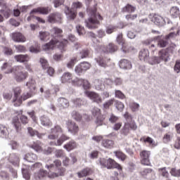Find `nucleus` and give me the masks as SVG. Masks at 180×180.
Returning <instances> with one entry per match:
<instances>
[{"mask_svg":"<svg viewBox=\"0 0 180 180\" xmlns=\"http://www.w3.org/2000/svg\"><path fill=\"white\" fill-rule=\"evenodd\" d=\"M150 56V52L148 49H143L139 52V60L141 61H146L150 64V65H154L158 63V58L157 56H153L150 59L148 58Z\"/></svg>","mask_w":180,"mask_h":180,"instance_id":"nucleus-5","label":"nucleus"},{"mask_svg":"<svg viewBox=\"0 0 180 180\" xmlns=\"http://www.w3.org/2000/svg\"><path fill=\"white\" fill-rule=\"evenodd\" d=\"M103 51V53H115V51H117V46L110 43L107 46H101L100 51Z\"/></svg>","mask_w":180,"mask_h":180,"instance_id":"nucleus-14","label":"nucleus"},{"mask_svg":"<svg viewBox=\"0 0 180 180\" xmlns=\"http://www.w3.org/2000/svg\"><path fill=\"white\" fill-rule=\"evenodd\" d=\"M129 106H130L132 112H138V110L140 108V104H139L137 103H131Z\"/></svg>","mask_w":180,"mask_h":180,"instance_id":"nucleus-58","label":"nucleus"},{"mask_svg":"<svg viewBox=\"0 0 180 180\" xmlns=\"http://www.w3.org/2000/svg\"><path fill=\"white\" fill-rule=\"evenodd\" d=\"M131 124L129 122H125L123 129H122V134H124V136H127L129 133H130V127Z\"/></svg>","mask_w":180,"mask_h":180,"instance_id":"nucleus-37","label":"nucleus"},{"mask_svg":"<svg viewBox=\"0 0 180 180\" xmlns=\"http://www.w3.org/2000/svg\"><path fill=\"white\" fill-rule=\"evenodd\" d=\"M8 134L9 131H8V127L4 124H0V137L6 139Z\"/></svg>","mask_w":180,"mask_h":180,"instance_id":"nucleus-25","label":"nucleus"},{"mask_svg":"<svg viewBox=\"0 0 180 180\" xmlns=\"http://www.w3.org/2000/svg\"><path fill=\"white\" fill-rule=\"evenodd\" d=\"M76 30H77L79 36H81V35L84 34V33H85V29L84 28V27H82L81 25H77L76 27Z\"/></svg>","mask_w":180,"mask_h":180,"instance_id":"nucleus-61","label":"nucleus"},{"mask_svg":"<svg viewBox=\"0 0 180 180\" xmlns=\"http://www.w3.org/2000/svg\"><path fill=\"white\" fill-rule=\"evenodd\" d=\"M85 94L87 98H89L93 102H96V103H101L102 102V98L99 94L94 91H86Z\"/></svg>","mask_w":180,"mask_h":180,"instance_id":"nucleus-12","label":"nucleus"},{"mask_svg":"<svg viewBox=\"0 0 180 180\" xmlns=\"http://www.w3.org/2000/svg\"><path fill=\"white\" fill-rule=\"evenodd\" d=\"M135 11H136V7L130 4H127L123 8V12H127L128 13H132Z\"/></svg>","mask_w":180,"mask_h":180,"instance_id":"nucleus-42","label":"nucleus"},{"mask_svg":"<svg viewBox=\"0 0 180 180\" xmlns=\"http://www.w3.org/2000/svg\"><path fill=\"white\" fill-rule=\"evenodd\" d=\"M51 34L53 37H60L63 34V30L57 27H54L51 30Z\"/></svg>","mask_w":180,"mask_h":180,"instance_id":"nucleus-24","label":"nucleus"},{"mask_svg":"<svg viewBox=\"0 0 180 180\" xmlns=\"http://www.w3.org/2000/svg\"><path fill=\"white\" fill-rule=\"evenodd\" d=\"M117 43L122 46L121 50L123 53H129V51H132L134 50V47H127L126 43H124V39H123V34H119L117 37Z\"/></svg>","mask_w":180,"mask_h":180,"instance_id":"nucleus-7","label":"nucleus"},{"mask_svg":"<svg viewBox=\"0 0 180 180\" xmlns=\"http://www.w3.org/2000/svg\"><path fill=\"white\" fill-rule=\"evenodd\" d=\"M72 117L75 120H76V122H81V120L82 119V115H81V114H79V112H78L77 111H75V110L72 111Z\"/></svg>","mask_w":180,"mask_h":180,"instance_id":"nucleus-45","label":"nucleus"},{"mask_svg":"<svg viewBox=\"0 0 180 180\" xmlns=\"http://www.w3.org/2000/svg\"><path fill=\"white\" fill-rule=\"evenodd\" d=\"M84 79L82 78H78L76 77L75 79L72 80V84L75 86H82V84L84 83Z\"/></svg>","mask_w":180,"mask_h":180,"instance_id":"nucleus-40","label":"nucleus"},{"mask_svg":"<svg viewBox=\"0 0 180 180\" xmlns=\"http://www.w3.org/2000/svg\"><path fill=\"white\" fill-rule=\"evenodd\" d=\"M124 117L126 120V123H130V128L131 130H136L137 129V125L136 124V122L133 121V117L131 116V114L129 113V112H126L124 114Z\"/></svg>","mask_w":180,"mask_h":180,"instance_id":"nucleus-15","label":"nucleus"},{"mask_svg":"<svg viewBox=\"0 0 180 180\" xmlns=\"http://www.w3.org/2000/svg\"><path fill=\"white\" fill-rule=\"evenodd\" d=\"M14 91V98L13 103L14 106H20L22 105V98H20V94L22 93V89L20 87H15L13 89Z\"/></svg>","mask_w":180,"mask_h":180,"instance_id":"nucleus-9","label":"nucleus"},{"mask_svg":"<svg viewBox=\"0 0 180 180\" xmlns=\"http://www.w3.org/2000/svg\"><path fill=\"white\" fill-rule=\"evenodd\" d=\"M72 8L73 10H70L69 7L66 6L65 13L69 19L74 20L75 19V16H77V13H75V11H74V9H79L80 8H82V4L79 1L75 2L72 4Z\"/></svg>","mask_w":180,"mask_h":180,"instance_id":"nucleus-6","label":"nucleus"},{"mask_svg":"<svg viewBox=\"0 0 180 180\" xmlns=\"http://www.w3.org/2000/svg\"><path fill=\"white\" fill-rule=\"evenodd\" d=\"M89 171H91L89 168L84 169L81 172H78L77 175L79 178H84V176H88V175H89Z\"/></svg>","mask_w":180,"mask_h":180,"instance_id":"nucleus-41","label":"nucleus"},{"mask_svg":"<svg viewBox=\"0 0 180 180\" xmlns=\"http://www.w3.org/2000/svg\"><path fill=\"white\" fill-rule=\"evenodd\" d=\"M102 144L105 148H112L115 143L112 140L105 139L103 141Z\"/></svg>","mask_w":180,"mask_h":180,"instance_id":"nucleus-39","label":"nucleus"},{"mask_svg":"<svg viewBox=\"0 0 180 180\" xmlns=\"http://www.w3.org/2000/svg\"><path fill=\"white\" fill-rule=\"evenodd\" d=\"M110 59L105 60L103 57H99L96 58V61L100 67H103V68H106L108 67L107 63H108Z\"/></svg>","mask_w":180,"mask_h":180,"instance_id":"nucleus-30","label":"nucleus"},{"mask_svg":"<svg viewBox=\"0 0 180 180\" xmlns=\"http://www.w3.org/2000/svg\"><path fill=\"white\" fill-rule=\"evenodd\" d=\"M108 120L110 123H116L119 120V117L115 115L113 113H111L108 116Z\"/></svg>","mask_w":180,"mask_h":180,"instance_id":"nucleus-50","label":"nucleus"},{"mask_svg":"<svg viewBox=\"0 0 180 180\" xmlns=\"http://www.w3.org/2000/svg\"><path fill=\"white\" fill-rule=\"evenodd\" d=\"M68 139H70L68 136L62 134V136L57 140V141H51L49 143V146H63V143H64V141L68 140Z\"/></svg>","mask_w":180,"mask_h":180,"instance_id":"nucleus-18","label":"nucleus"},{"mask_svg":"<svg viewBox=\"0 0 180 180\" xmlns=\"http://www.w3.org/2000/svg\"><path fill=\"white\" fill-rule=\"evenodd\" d=\"M24 160L27 162H34L37 160V155L34 153H27L25 155Z\"/></svg>","mask_w":180,"mask_h":180,"instance_id":"nucleus-27","label":"nucleus"},{"mask_svg":"<svg viewBox=\"0 0 180 180\" xmlns=\"http://www.w3.org/2000/svg\"><path fill=\"white\" fill-rule=\"evenodd\" d=\"M39 11L40 15H49L51 9H50V7H39Z\"/></svg>","mask_w":180,"mask_h":180,"instance_id":"nucleus-44","label":"nucleus"},{"mask_svg":"<svg viewBox=\"0 0 180 180\" xmlns=\"http://www.w3.org/2000/svg\"><path fill=\"white\" fill-rule=\"evenodd\" d=\"M98 155H99V152L97 150H92L89 154V157L91 160H96L98 158Z\"/></svg>","mask_w":180,"mask_h":180,"instance_id":"nucleus-54","label":"nucleus"},{"mask_svg":"<svg viewBox=\"0 0 180 180\" xmlns=\"http://www.w3.org/2000/svg\"><path fill=\"white\" fill-rule=\"evenodd\" d=\"M13 124L16 131H20V129H22V124H20V122H19V118H18L17 117H15L13 119Z\"/></svg>","mask_w":180,"mask_h":180,"instance_id":"nucleus-33","label":"nucleus"},{"mask_svg":"<svg viewBox=\"0 0 180 180\" xmlns=\"http://www.w3.org/2000/svg\"><path fill=\"white\" fill-rule=\"evenodd\" d=\"M61 134H63V129L60 125H56L51 129V134L48 136V139L49 140H56Z\"/></svg>","mask_w":180,"mask_h":180,"instance_id":"nucleus-8","label":"nucleus"},{"mask_svg":"<svg viewBox=\"0 0 180 180\" xmlns=\"http://www.w3.org/2000/svg\"><path fill=\"white\" fill-rule=\"evenodd\" d=\"M8 160L13 165H18L19 164V157L15 153L11 154Z\"/></svg>","mask_w":180,"mask_h":180,"instance_id":"nucleus-36","label":"nucleus"},{"mask_svg":"<svg viewBox=\"0 0 180 180\" xmlns=\"http://www.w3.org/2000/svg\"><path fill=\"white\" fill-rule=\"evenodd\" d=\"M146 44L154 51V50L158 47V39L157 37L154 38V39H149L146 41Z\"/></svg>","mask_w":180,"mask_h":180,"instance_id":"nucleus-23","label":"nucleus"},{"mask_svg":"<svg viewBox=\"0 0 180 180\" xmlns=\"http://www.w3.org/2000/svg\"><path fill=\"white\" fill-rule=\"evenodd\" d=\"M160 58L161 60H164L165 61H168V58L169 57V54L167 50L163 49L160 52H159Z\"/></svg>","mask_w":180,"mask_h":180,"instance_id":"nucleus-38","label":"nucleus"},{"mask_svg":"<svg viewBox=\"0 0 180 180\" xmlns=\"http://www.w3.org/2000/svg\"><path fill=\"white\" fill-rule=\"evenodd\" d=\"M78 61L77 58H72L70 61L67 64L68 68H73L75 63Z\"/></svg>","mask_w":180,"mask_h":180,"instance_id":"nucleus-56","label":"nucleus"},{"mask_svg":"<svg viewBox=\"0 0 180 180\" xmlns=\"http://www.w3.org/2000/svg\"><path fill=\"white\" fill-rule=\"evenodd\" d=\"M39 63L41 65V68L44 70H47V68H49V62L44 58H41L39 60Z\"/></svg>","mask_w":180,"mask_h":180,"instance_id":"nucleus-46","label":"nucleus"},{"mask_svg":"<svg viewBox=\"0 0 180 180\" xmlns=\"http://www.w3.org/2000/svg\"><path fill=\"white\" fill-rule=\"evenodd\" d=\"M15 59L18 63H27L30 60V56L28 55H18L15 56Z\"/></svg>","mask_w":180,"mask_h":180,"instance_id":"nucleus-26","label":"nucleus"},{"mask_svg":"<svg viewBox=\"0 0 180 180\" xmlns=\"http://www.w3.org/2000/svg\"><path fill=\"white\" fill-rule=\"evenodd\" d=\"M39 37L41 41H47L50 39V33L47 32H39Z\"/></svg>","mask_w":180,"mask_h":180,"instance_id":"nucleus-32","label":"nucleus"},{"mask_svg":"<svg viewBox=\"0 0 180 180\" xmlns=\"http://www.w3.org/2000/svg\"><path fill=\"white\" fill-rule=\"evenodd\" d=\"M94 86L97 91H102V89H105L103 82L101 79L94 80Z\"/></svg>","mask_w":180,"mask_h":180,"instance_id":"nucleus-29","label":"nucleus"},{"mask_svg":"<svg viewBox=\"0 0 180 180\" xmlns=\"http://www.w3.org/2000/svg\"><path fill=\"white\" fill-rule=\"evenodd\" d=\"M61 81L63 83L65 82H70L72 84V74L70 72H65L63 73L62 77H61Z\"/></svg>","mask_w":180,"mask_h":180,"instance_id":"nucleus-28","label":"nucleus"},{"mask_svg":"<svg viewBox=\"0 0 180 180\" xmlns=\"http://www.w3.org/2000/svg\"><path fill=\"white\" fill-rule=\"evenodd\" d=\"M67 44H68V41L67 39H63V41H59L58 39H53L49 43L44 45L42 49L44 51H49V50H53V49L57 46L58 49L63 53L65 51Z\"/></svg>","mask_w":180,"mask_h":180,"instance_id":"nucleus-2","label":"nucleus"},{"mask_svg":"<svg viewBox=\"0 0 180 180\" xmlns=\"http://www.w3.org/2000/svg\"><path fill=\"white\" fill-rule=\"evenodd\" d=\"M117 29V26L115 25H109L108 27H106V33L108 34H112L113 32H115Z\"/></svg>","mask_w":180,"mask_h":180,"instance_id":"nucleus-52","label":"nucleus"},{"mask_svg":"<svg viewBox=\"0 0 180 180\" xmlns=\"http://www.w3.org/2000/svg\"><path fill=\"white\" fill-rule=\"evenodd\" d=\"M115 98H118V99H124L126 98V96L120 90H115Z\"/></svg>","mask_w":180,"mask_h":180,"instance_id":"nucleus-57","label":"nucleus"},{"mask_svg":"<svg viewBox=\"0 0 180 180\" xmlns=\"http://www.w3.org/2000/svg\"><path fill=\"white\" fill-rule=\"evenodd\" d=\"M149 18L150 19L151 22L155 23V25H158V14H150Z\"/></svg>","mask_w":180,"mask_h":180,"instance_id":"nucleus-51","label":"nucleus"},{"mask_svg":"<svg viewBox=\"0 0 180 180\" xmlns=\"http://www.w3.org/2000/svg\"><path fill=\"white\" fill-rule=\"evenodd\" d=\"M11 72H14L15 74V79L17 82H22L27 78L29 74L27 72L23 70V67L22 66H15L7 71L5 72V74H11Z\"/></svg>","mask_w":180,"mask_h":180,"instance_id":"nucleus-3","label":"nucleus"},{"mask_svg":"<svg viewBox=\"0 0 180 180\" xmlns=\"http://www.w3.org/2000/svg\"><path fill=\"white\" fill-rule=\"evenodd\" d=\"M172 139V134L170 133L166 134L163 137L164 143H169Z\"/></svg>","mask_w":180,"mask_h":180,"instance_id":"nucleus-62","label":"nucleus"},{"mask_svg":"<svg viewBox=\"0 0 180 180\" xmlns=\"http://www.w3.org/2000/svg\"><path fill=\"white\" fill-rule=\"evenodd\" d=\"M66 126L68 127V130L72 134H77L79 131V128L78 125L75 124V122H72V120L66 121Z\"/></svg>","mask_w":180,"mask_h":180,"instance_id":"nucleus-11","label":"nucleus"},{"mask_svg":"<svg viewBox=\"0 0 180 180\" xmlns=\"http://www.w3.org/2000/svg\"><path fill=\"white\" fill-rule=\"evenodd\" d=\"M40 120L42 126H50V124H51L50 120L46 116L41 117Z\"/></svg>","mask_w":180,"mask_h":180,"instance_id":"nucleus-43","label":"nucleus"},{"mask_svg":"<svg viewBox=\"0 0 180 180\" xmlns=\"http://www.w3.org/2000/svg\"><path fill=\"white\" fill-rule=\"evenodd\" d=\"M89 18L85 21L86 27L88 29H98L101 22L103 18L101 14L96 13V7L87 8Z\"/></svg>","mask_w":180,"mask_h":180,"instance_id":"nucleus-1","label":"nucleus"},{"mask_svg":"<svg viewBox=\"0 0 180 180\" xmlns=\"http://www.w3.org/2000/svg\"><path fill=\"white\" fill-rule=\"evenodd\" d=\"M153 174V169L150 168L144 169L142 171H141V175L143 176V178H148L150 179V175Z\"/></svg>","mask_w":180,"mask_h":180,"instance_id":"nucleus-35","label":"nucleus"},{"mask_svg":"<svg viewBox=\"0 0 180 180\" xmlns=\"http://www.w3.org/2000/svg\"><path fill=\"white\" fill-rule=\"evenodd\" d=\"M72 102L75 106H81V105L84 104V101L81 98H76L72 100Z\"/></svg>","mask_w":180,"mask_h":180,"instance_id":"nucleus-64","label":"nucleus"},{"mask_svg":"<svg viewBox=\"0 0 180 180\" xmlns=\"http://www.w3.org/2000/svg\"><path fill=\"white\" fill-rule=\"evenodd\" d=\"M80 65L82 66L84 72L87 71V70H89V68H91V64L88 62L81 63Z\"/></svg>","mask_w":180,"mask_h":180,"instance_id":"nucleus-55","label":"nucleus"},{"mask_svg":"<svg viewBox=\"0 0 180 180\" xmlns=\"http://www.w3.org/2000/svg\"><path fill=\"white\" fill-rule=\"evenodd\" d=\"M75 72H76V74H77V75H81L82 74V72H84V70H82V66H81V64H79L75 66Z\"/></svg>","mask_w":180,"mask_h":180,"instance_id":"nucleus-59","label":"nucleus"},{"mask_svg":"<svg viewBox=\"0 0 180 180\" xmlns=\"http://www.w3.org/2000/svg\"><path fill=\"white\" fill-rule=\"evenodd\" d=\"M64 148L67 151H71V150H74L75 148H77V143L74 141H70L69 143L65 144L64 146Z\"/></svg>","mask_w":180,"mask_h":180,"instance_id":"nucleus-31","label":"nucleus"},{"mask_svg":"<svg viewBox=\"0 0 180 180\" xmlns=\"http://www.w3.org/2000/svg\"><path fill=\"white\" fill-rule=\"evenodd\" d=\"M48 22L49 23H60L61 15L60 14V13H51L48 16Z\"/></svg>","mask_w":180,"mask_h":180,"instance_id":"nucleus-13","label":"nucleus"},{"mask_svg":"<svg viewBox=\"0 0 180 180\" xmlns=\"http://www.w3.org/2000/svg\"><path fill=\"white\" fill-rule=\"evenodd\" d=\"M25 85L27 86L30 94H36V81L34 79H31Z\"/></svg>","mask_w":180,"mask_h":180,"instance_id":"nucleus-19","label":"nucleus"},{"mask_svg":"<svg viewBox=\"0 0 180 180\" xmlns=\"http://www.w3.org/2000/svg\"><path fill=\"white\" fill-rule=\"evenodd\" d=\"M27 131L30 136H31V137H34V136H37L38 139H43V137L46 136V134H39L37 131L33 129V128L32 127H28Z\"/></svg>","mask_w":180,"mask_h":180,"instance_id":"nucleus-21","label":"nucleus"},{"mask_svg":"<svg viewBox=\"0 0 180 180\" xmlns=\"http://www.w3.org/2000/svg\"><path fill=\"white\" fill-rule=\"evenodd\" d=\"M79 56L80 58H86V57L89 56V51H88V49H84L82 51H80Z\"/></svg>","mask_w":180,"mask_h":180,"instance_id":"nucleus-53","label":"nucleus"},{"mask_svg":"<svg viewBox=\"0 0 180 180\" xmlns=\"http://www.w3.org/2000/svg\"><path fill=\"white\" fill-rule=\"evenodd\" d=\"M31 148H33L37 153H40V151H41V146H40V142H34L32 145H31Z\"/></svg>","mask_w":180,"mask_h":180,"instance_id":"nucleus-47","label":"nucleus"},{"mask_svg":"<svg viewBox=\"0 0 180 180\" xmlns=\"http://www.w3.org/2000/svg\"><path fill=\"white\" fill-rule=\"evenodd\" d=\"M49 172H47V170L41 169L37 172L34 173V178L36 180L43 179V178H46Z\"/></svg>","mask_w":180,"mask_h":180,"instance_id":"nucleus-17","label":"nucleus"},{"mask_svg":"<svg viewBox=\"0 0 180 180\" xmlns=\"http://www.w3.org/2000/svg\"><path fill=\"white\" fill-rule=\"evenodd\" d=\"M92 115L93 116H96L97 117H100L99 116H101V109L94 107V108H93V110H91Z\"/></svg>","mask_w":180,"mask_h":180,"instance_id":"nucleus-60","label":"nucleus"},{"mask_svg":"<svg viewBox=\"0 0 180 180\" xmlns=\"http://www.w3.org/2000/svg\"><path fill=\"white\" fill-rule=\"evenodd\" d=\"M120 67L122 70H131L132 65L128 60L122 59L120 62Z\"/></svg>","mask_w":180,"mask_h":180,"instance_id":"nucleus-20","label":"nucleus"},{"mask_svg":"<svg viewBox=\"0 0 180 180\" xmlns=\"http://www.w3.org/2000/svg\"><path fill=\"white\" fill-rule=\"evenodd\" d=\"M100 164L104 168H108V169H112V168H116L118 169L120 174L122 172V167L120 165L117 164L114 160L112 158H109L108 160L105 158L100 159Z\"/></svg>","mask_w":180,"mask_h":180,"instance_id":"nucleus-4","label":"nucleus"},{"mask_svg":"<svg viewBox=\"0 0 180 180\" xmlns=\"http://www.w3.org/2000/svg\"><path fill=\"white\" fill-rule=\"evenodd\" d=\"M58 106L59 108H66L70 106V103L65 98H59L58 99Z\"/></svg>","mask_w":180,"mask_h":180,"instance_id":"nucleus-22","label":"nucleus"},{"mask_svg":"<svg viewBox=\"0 0 180 180\" xmlns=\"http://www.w3.org/2000/svg\"><path fill=\"white\" fill-rule=\"evenodd\" d=\"M151 155V153L148 150H142L140 153V157H141V163L142 165H150V155Z\"/></svg>","mask_w":180,"mask_h":180,"instance_id":"nucleus-10","label":"nucleus"},{"mask_svg":"<svg viewBox=\"0 0 180 180\" xmlns=\"http://www.w3.org/2000/svg\"><path fill=\"white\" fill-rule=\"evenodd\" d=\"M170 15L173 18H178V16L180 15L179 8L176 6L172 7L170 9Z\"/></svg>","mask_w":180,"mask_h":180,"instance_id":"nucleus-34","label":"nucleus"},{"mask_svg":"<svg viewBox=\"0 0 180 180\" xmlns=\"http://www.w3.org/2000/svg\"><path fill=\"white\" fill-rule=\"evenodd\" d=\"M170 174L172 175V176H180V169L173 168L171 169Z\"/></svg>","mask_w":180,"mask_h":180,"instance_id":"nucleus-63","label":"nucleus"},{"mask_svg":"<svg viewBox=\"0 0 180 180\" xmlns=\"http://www.w3.org/2000/svg\"><path fill=\"white\" fill-rule=\"evenodd\" d=\"M12 39L17 43H25L26 41V37L20 32L13 33Z\"/></svg>","mask_w":180,"mask_h":180,"instance_id":"nucleus-16","label":"nucleus"},{"mask_svg":"<svg viewBox=\"0 0 180 180\" xmlns=\"http://www.w3.org/2000/svg\"><path fill=\"white\" fill-rule=\"evenodd\" d=\"M114 154L117 158H119V160H121V161H124L126 160V155L124 153H122L121 151H115Z\"/></svg>","mask_w":180,"mask_h":180,"instance_id":"nucleus-49","label":"nucleus"},{"mask_svg":"<svg viewBox=\"0 0 180 180\" xmlns=\"http://www.w3.org/2000/svg\"><path fill=\"white\" fill-rule=\"evenodd\" d=\"M115 106L120 112H123L124 109V104L119 101H115Z\"/></svg>","mask_w":180,"mask_h":180,"instance_id":"nucleus-48","label":"nucleus"}]
</instances>
